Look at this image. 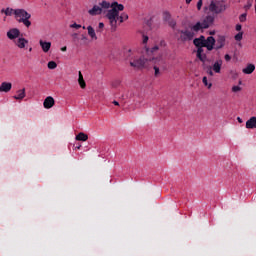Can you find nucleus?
<instances>
[{"label": "nucleus", "mask_w": 256, "mask_h": 256, "mask_svg": "<svg viewBox=\"0 0 256 256\" xmlns=\"http://www.w3.org/2000/svg\"><path fill=\"white\" fill-rule=\"evenodd\" d=\"M149 41V36L142 35V55L137 56V52L131 48H128L124 52V57L130 63L134 69H147L153 60V55L155 51H159V46H154L152 48L147 47V42Z\"/></svg>", "instance_id": "1"}, {"label": "nucleus", "mask_w": 256, "mask_h": 256, "mask_svg": "<svg viewBox=\"0 0 256 256\" xmlns=\"http://www.w3.org/2000/svg\"><path fill=\"white\" fill-rule=\"evenodd\" d=\"M125 9V6L123 4H119L118 2H113L111 4V9L108 10L106 17L110 21V25L112 28L117 27V19H119V11H123Z\"/></svg>", "instance_id": "2"}, {"label": "nucleus", "mask_w": 256, "mask_h": 256, "mask_svg": "<svg viewBox=\"0 0 256 256\" xmlns=\"http://www.w3.org/2000/svg\"><path fill=\"white\" fill-rule=\"evenodd\" d=\"M14 19L18 23H23V25L26 26L28 29L31 27V21L29 20L31 19V14L25 9H15Z\"/></svg>", "instance_id": "3"}, {"label": "nucleus", "mask_w": 256, "mask_h": 256, "mask_svg": "<svg viewBox=\"0 0 256 256\" xmlns=\"http://www.w3.org/2000/svg\"><path fill=\"white\" fill-rule=\"evenodd\" d=\"M151 63H154V75L155 77H159L160 75V71H165V60H163V58L159 57V58H152Z\"/></svg>", "instance_id": "4"}, {"label": "nucleus", "mask_w": 256, "mask_h": 256, "mask_svg": "<svg viewBox=\"0 0 256 256\" xmlns=\"http://www.w3.org/2000/svg\"><path fill=\"white\" fill-rule=\"evenodd\" d=\"M181 33L180 35V40L185 42V41H193V38L195 37V32H193L192 29L186 28L185 30H180Z\"/></svg>", "instance_id": "5"}, {"label": "nucleus", "mask_w": 256, "mask_h": 256, "mask_svg": "<svg viewBox=\"0 0 256 256\" xmlns=\"http://www.w3.org/2000/svg\"><path fill=\"white\" fill-rule=\"evenodd\" d=\"M227 9L225 5L221 4L220 6H217V3H215V0H212L209 5V11L211 13H215L216 15H219V13H223Z\"/></svg>", "instance_id": "6"}, {"label": "nucleus", "mask_w": 256, "mask_h": 256, "mask_svg": "<svg viewBox=\"0 0 256 256\" xmlns=\"http://www.w3.org/2000/svg\"><path fill=\"white\" fill-rule=\"evenodd\" d=\"M6 35L10 41H15V39H19L21 31L18 28H12L7 32Z\"/></svg>", "instance_id": "7"}, {"label": "nucleus", "mask_w": 256, "mask_h": 256, "mask_svg": "<svg viewBox=\"0 0 256 256\" xmlns=\"http://www.w3.org/2000/svg\"><path fill=\"white\" fill-rule=\"evenodd\" d=\"M215 38L213 36H209L207 39L204 38V47L208 51H213V48L215 47Z\"/></svg>", "instance_id": "8"}, {"label": "nucleus", "mask_w": 256, "mask_h": 256, "mask_svg": "<svg viewBox=\"0 0 256 256\" xmlns=\"http://www.w3.org/2000/svg\"><path fill=\"white\" fill-rule=\"evenodd\" d=\"M14 44L16 45V47H18V49H25V47H27V45L29 44V40L20 37L14 41Z\"/></svg>", "instance_id": "9"}, {"label": "nucleus", "mask_w": 256, "mask_h": 256, "mask_svg": "<svg viewBox=\"0 0 256 256\" xmlns=\"http://www.w3.org/2000/svg\"><path fill=\"white\" fill-rule=\"evenodd\" d=\"M215 21V18L213 16H207L201 23L203 29H209L211 27L212 23Z\"/></svg>", "instance_id": "10"}, {"label": "nucleus", "mask_w": 256, "mask_h": 256, "mask_svg": "<svg viewBox=\"0 0 256 256\" xmlns=\"http://www.w3.org/2000/svg\"><path fill=\"white\" fill-rule=\"evenodd\" d=\"M13 87L11 82H2L0 85V93H9Z\"/></svg>", "instance_id": "11"}, {"label": "nucleus", "mask_w": 256, "mask_h": 256, "mask_svg": "<svg viewBox=\"0 0 256 256\" xmlns=\"http://www.w3.org/2000/svg\"><path fill=\"white\" fill-rule=\"evenodd\" d=\"M55 105V99L51 96L45 98L43 102L44 109H51Z\"/></svg>", "instance_id": "12"}, {"label": "nucleus", "mask_w": 256, "mask_h": 256, "mask_svg": "<svg viewBox=\"0 0 256 256\" xmlns=\"http://www.w3.org/2000/svg\"><path fill=\"white\" fill-rule=\"evenodd\" d=\"M89 15L95 17V15H101L103 13V8L101 6L94 5L92 9L88 11Z\"/></svg>", "instance_id": "13"}, {"label": "nucleus", "mask_w": 256, "mask_h": 256, "mask_svg": "<svg viewBox=\"0 0 256 256\" xmlns=\"http://www.w3.org/2000/svg\"><path fill=\"white\" fill-rule=\"evenodd\" d=\"M223 47H225V36H218L215 44V49L219 50L223 49Z\"/></svg>", "instance_id": "14"}, {"label": "nucleus", "mask_w": 256, "mask_h": 256, "mask_svg": "<svg viewBox=\"0 0 256 256\" xmlns=\"http://www.w3.org/2000/svg\"><path fill=\"white\" fill-rule=\"evenodd\" d=\"M39 45L44 53H49V50L51 49V42L40 40Z\"/></svg>", "instance_id": "15"}, {"label": "nucleus", "mask_w": 256, "mask_h": 256, "mask_svg": "<svg viewBox=\"0 0 256 256\" xmlns=\"http://www.w3.org/2000/svg\"><path fill=\"white\" fill-rule=\"evenodd\" d=\"M189 29L192 30V32L195 33H199V31H201V29H203V26L201 25V22H197L196 24L192 25L189 24Z\"/></svg>", "instance_id": "16"}, {"label": "nucleus", "mask_w": 256, "mask_h": 256, "mask_svg": "<svg viewBox=\"0 0 256 256\" xmlns=\"http://www.w3.org/2000/svg\"><path fill=\"white\" fill-rule=\"evenodd\" d=\"M195 47H205V36H200L193 40Z\"/></svg>", "instance_id": "17"}, {"label": "nucleus", "mask_w": 256, "mask_h": 256, "mask_svg": "<svg viewBox=\"0 0 256 256\" xmlns=\"http://www.w3.org/2000/svg\"><path fill=\"white\" fill-rule=\"evenodd\" d=\"M221 67H223V60H217L213 66L212 69L215 73H221Z\"/></svg>", "instance_id": "18"}, {"label": "nucleus", "mask_w": 256, "mask_h": 256, "mask_svg": "<svg viewBox=\"0 0 256 256\" xmlns=\"http://www.w3.org/2000/svg\"><path fill=\"white\" fill-rule=\"evenodd\" d=\"M246 129H256V117L253 116L246 122Z\"/></svg>", "instance_id": "19"}, {"label": "nucleus", "mask_w": 256, "mask_h": 256, "mask_svg": "<svg viewBox=\"0 0 256 256\" xmlns=\"http://www.w3.org/2000/svg\"><path fill=\"white\" fill-rule=\"evenodd\" d=\"M253 71H255V64H248L246 68L242 70V73H244L245 75H251Z\"/></svg>", "instance_id": "20"}, {"label": "nucleus", "mask_w": 256, "mask_h": 256, "mask_svg": "<svg viewBox=\"0 0 256 256\" xmlns=\"http://www.w3.org/2000/svg\"><path fill=\"white\" fill-rule=\"evenodd\" d=\"M78 83L81 89H85V87H87V83H85V79H83V74L81 71L78 72Z\"/></svg>", "instance_id": "21"}, {"label": "nucleus", "mask_w": 256, "mask_h": 256, "mask_svg": "<svg viewBox=\"0 0 256 256\" xmlns=\"http://www.w3.org/2000/svg\"><path fill=\"white\" fill-rule=\"evenodd\" d=\"M14 99H16V101H22V99H25V88L18 90L17 95L14 96Z\"/></svg>", "instance_id": "22"}, {"label": "nucleus", "mask_w": 256, "mask_h": 256, "mask_svg": "<svg viewBox=\"0 0 256 256\" xmlns=\"http://www.w3.org/2000/svg\"><path fill=\"white\" fill-rule=\"evenodd\" d=\"M1 13H4V15H6V17H11L12 15H14L15 17V9L13 8H6V9H2Z\"/></svg>", "instance_id": "23"}, {"label": "nucleus", "mask_w": 256, "mask_h": 256, "mask_svg": "<svg viewBox=\"0 0 256 256\" xmlns=\"http://www.w3.org/2000/svg\"><path fill=\"white\" fill-rule=\"evenodd\" d=\"M87 31H88L89 37H91V39H94L95 41H97V34L95 33V29L92 28V26H88Z\"/></svg>", "instance_id": "24"}, {"label": "nucleus", "mask_w": 256, "mask_h": 256, "mask_svg": "<svg viewBox=\"0 0 256 256\" xmlns=\"http://www.w3.org/2000/svg\"><path fill=\"white\" fill-rule=\"evenodd\" d=\"M87 139H89V136L83 132H80L77 136H76V141H87Z\"/></svg>", "instance_id": "25"}, {"label": "nucleus", "mask_w": 256, "mask_h": 256, "mask_svg": "<svg viewBox=\"0 0 256 256\" xmlns=\"http://www.w3.org/2000/svg\"><path fill=\"white\" fill-rule=\"evenodd\" d=\"M129 19V15L126 13H122L120 16L118 15L117 21H120V23H123V21H127Z\"/></svg>", "instance_id": "26"}, {"label": "nucleus", "mask_w": 256, "mask_h": 256, "mask_svg": "<svg viewBox=\"0 0 256 256\" xmlns=\"http://www.w3.org/2000/svg\"><path fill=\"white\" fill-rule=\"evenodd\" d=\"M101 9H109L111 7V3L107 2V1H102L101 3H99Z\"/></svg>", "instance_id": "27"}, {"label": "nucleus", "mask_w": 256, "mask_h": 256, "mask_svg": "<svg viewBox=\"0 0 256 256\" xmlns=\"http://www.w3.org/2000/svg\"><path fill=\"white\" fill-rule=\"evenodd\" d=\"M202 83H204L205 87H208V89H211V87H213V84L207 81V76L203 77Z\"/></svg>", "instance_id": "28"}, {"label": "nucleus", "mask_w": 256, "mask_h": 256, "mask_svg": "<svg viewBox=\"0 0 256 256\" xmlns=\"http://www.w3.org/2000/svg\"><path fill=\"white\" fill-rule=\"evenodd\" d=\"M48 69H57V62L55 61L48 62Z\"/></svg>", "instance_id": "29"}, {"label": "nucleus", "mask_w": 256, "mask_h": 256, "mask_svg": "<svg viewBox=\"0 0 256 256\" xmlns=\"http://www.w3.org/2000/svg\"><path fill=\"white\" fill-rule=\"evenodd\" d=\"M235 41H241L243 39V32H239L234 36Z\"/></svg>", "instance_id": "30"}, {"label": "nucleus", "mask_w": 256, "mask_h": 256, "mask_svg": "<svg viewBox=\"0 0 256 256\" xmlns=\"http://www.w3.org/2000/svg\"><path fill=\"white\" fill-rule=\"evenodd\" d=\"M239 21H240L241 23H245V21H247V14L244 13V14L240 15Z\"/></svg>", "instance_id": "31"}, {"label": "nucleus", "mask_w": 256, "mask_h": 256, "mask_svg": "<svg viewBox=\"0 0 256 256\" xmlns=\"http://www.w3.org/2000/svg\"><path fill=\"white\" fill-rule=\"evenodd\" d=\"M197 57L202 61V63H205V61H207L206 54H200V55H197Z\"/></svg>", "instance_id": "32"}, {"label": "nucleus", "mask_w": 256, "mask_h": 256, "mask_svg": "<svg viewBox=\"0 0 256 256\" xmlns=\"http://www.w3.org/2000/svg\"><path fill=\"white\" fill-rule=\"evenodd\" d=\"M104 27H105V24L103 22H100L98 24L97 33H101V31H103Z\"/></svg>", "instance_id": "33"}, {"label": "nucleus", "mask_w": 256, "mask_h": 256, "mask_svg": "<svg viewBox=\"0 0 256 256\" xmlns=\"http://www.w3.org/2000/svg\"><path fill=\"white\" fill-rule=\"evenodd\" d=\"M239 91H241V87L240 86H233L232 87V92L233 93H239Z\"/></svg>", "instance_id": "34"}, {"label": "nucleus", "mask_w": 256, "mask_h": 256, "mask_svg": "<svg viewBox=\"0 0 256 256\" xmlns=\"http://www.w3.org/2000/svg\"><path fill=\"white\" fill-rule=\"evenodd\" d=\"M169 26L172 27V29H175L177 22H175V20H170L169 22Z\"/></svg>", "instance_id": "35"}, {"label": "nucleus", "mask_w": 256, "mask_h": 256, "mask_svg": "<svg viewBox=\"0 0 256 256\" xmlns=\"http://www.w3.org/2000/svg\"><path fill=\"white\" fill-rule=\"evenodd\" d=\"M70 27H71V29H81V25L77 24V23L70 25Z\"/></svg>", "instance_id": "36"}, {"label": "nucleus", "mask_w": 256, "mask_h": 256, "mask_svg": "<svg viewBox=\"0 0 256 256\" xmlns=\"http://www.w3.org/2000/svg\"><path fill=\"white\" fill-rule=\"evenodd\" d=\"M201 7H203V0H199L198 3H197L198 11H201Z\"/></svg>", "instance_id": "37"}, {"label": "nucleus", "mask_w": 256, "mask_h": 256, "mask_svg": "<svg viewBox=\"0 0 256 256\" xmlns=\"http://www.w3.org/2000/svg\"><path fill=\"white\" fill-rule=\"evenodd\" d=\"M203 47L204 46H198V50H197V55H202L203 54Z\"/></svg>", "instance_id": "38"}, {"label": "nucleus", "mask_w": 256, "mask_h": 256, "mask_svg": "<svg viewBox=\"0 0 256 256\" xmlns=\"http://www.w3.org/2000/svg\"><path fill=\"white\" fill-rule=\"evenodd\" d=\"M164 17H165V21H167V20L171 19V14H169V12H165Z\"/></svg>", "instance_id": "39"}, {"label": "nucleus", "mask_w": 256, "mask_h": 256, "mask_svg": "<svg viewBox=\"0 0 256 256\" xmlns=\"http://www.w3.org/2000/svg\"><path fill=\"white\" fill-rule=\"evenodd\" d=\"M207 73L210 77H213V70H211V66L208 68Z\"/></svg>", "instance_id": "40"}, {"label": "nucleus", "mask_w": 256, "mask_h": 256, "mask_svg": "<svg viewBox=\"0 0 256 256\" xmlns=\"http://www.w3.org/2000/svg\"><path fill=\"white\" fill-rule=\"evenodd\" d=\"M225 61H231V56L229 54H226L224 56Z\"/></svg>", "instance_id": "41"}, {"label": "nucleus", "mask_w": 256, "mask_h": 256, "mask_svg": "<svg viewBox=\"0 0 256 256\" xmlns=\"http://www.w3.org/2000/svg\"><path fill=\"white\" fill-rule=\"evenodd\" d=\"M241 29H243V26H241V24H237L236 31H241Z\"/></svg>", "instance_id": "42"}, {"label": "nucleus", "mask_w": 256, "mask_h": 256, "mask_svg": "<svg viewBox=\"0 0 256 256\" xmlns=\"http://www.w3.org/2000/svg\"><path fill=\"white\" fill-rule=\"evenodd\" d=\"M61 51H63V52L67 51V46L62 47Z\"/></svg>", "instance_id": "43"}, {"label": "nucleus", "mask_w": 256, "mask_h": 256, "mask_svg": "<svg viewBox=\"0 0 256 256\" xmlns=\"http://www.w3.org/2000/svg\"><path fill=\"white\" fill-rule=\"evenodd\" d=\"M112 103L113 105L119 106V103L116 100H114Z\"/></svg>", "instance_id": "44"}, {"label": "nucleus", "mask_w": 256, "mask_h": 256, "mask_svg": "<svg viewBox=\"0 0 256 256\" xmlns=\"http://www.w3.org/2000/svg\"><path fill=\"white\" fill-rule=\"evenodd\" d=\"M237 121H238L239 123H243V120L241 119V117H238V118H237Z\"/></svg>", "instance_id": "45"}, {"label": "nucleus", "mask_w": 256, "mask_h": 256, "mask_svg": "<svg viewBox=\"0 0 256 256\" xmlns=\"http://www.w3.org/2000/svg\"><path fill=\"white\" fill-rule=\"evenodd\" d=\"M191 1H193V0H186L187 5H189V3H191Z\"/></svg>", "instance_id": "46"}, {"label": "nucleus", "mask_w": 256, "mask_h": 256, "mask_svg": "<svg viewBox=\"0 0 256 256\" xmlns=\"http://www.w3.org/2000/svg\"><path fill=\"white\" fill-rule=\"evenodd\" d=\"M160 45H165V41L162 40V41L160 42Z\"/></svg>", "instance_id": "47"}, {"label": "nucleus", "mask_w": 256, "mask_h": 256, "mask_svg": "<svg viewBox=\"0 0 256 256\" xmlns=\"http://www.w3.org/2000/svg\"><path fill=\"white\" fill-rule=\"evenodd\" d=\"M117 85H119V82H117V84H112L113 87H117Z\"/></svg>", "instance_id": "48"}, {"label": "nucleus", "mask_w": 256, "mask_h": 256, "mask_svg": "<svg viewBox=\"0 0 256 256\" xmlns=\"http://www.w3.org/2000/svg\"><path fill=\"white\" fill-rule=\"evenodd\" d=\"M31 51H33V48H29V52L31 53Z\"/></svg>", "instance_id": "49"}, {"label": "nucleus", "mask_w": 256, "mask_h": 256, "mask_svg": "<svg viewBox=\"0 0 256 256\" xmlns=\"http://www.w3.org/2000/svg\"><path fill=\"white\" fill-rule=\"evenodd\" d=\"M82 29H86V27H85V26H83V27H82Z\"/></svg>", "instance_id": "50"}, {"label": "nucleus", "mask_w": 256, "mask_h": 256, "mask_svg": "<svg viewBox=\"0 0 256 256\" xmlns=\"http://www.w3.org/2000/svg\"><path fill=\"white\" fill-rule=\"evenodd\" d=\"M78 149H81V146H78Z\"/></svg>", "instance_id": "51"}, {"label": "nucleus", "mask_w": 256, "mask_h": 256, "mask_svg": "<svg viewBox=\"0 0 256 256\" xmlns=\"http://www.w3.org/2000/svg\"><path fill=\"white\" fill-rule=\"evenodd\" d=\"M78 149H81V146H78Z\"/></svg>", "instance_id": "52"}, {"label": "nucleus", "mask_w": 256, "mask_h": 256, "mask_svg": "<svg viewBox=\"0 0 256 256\" xmlns=\"http://www.w3.org/2000/svg\"><path fill=\"white\" fill-rule=\"evenodd\" d=\"M255 2H256V0H255Z\"/></svg>", "instance_id": "53"}]
</instances>
